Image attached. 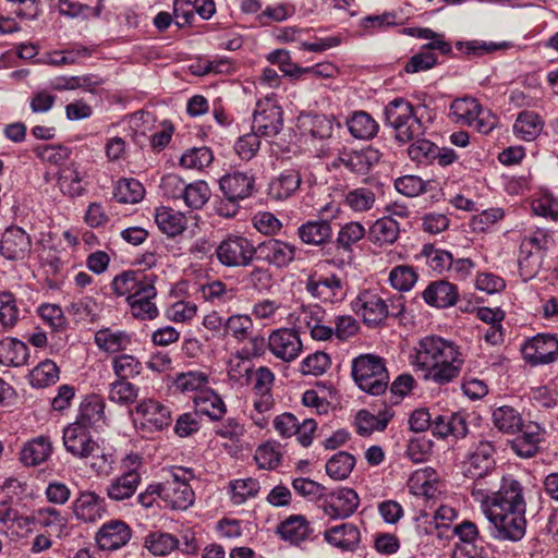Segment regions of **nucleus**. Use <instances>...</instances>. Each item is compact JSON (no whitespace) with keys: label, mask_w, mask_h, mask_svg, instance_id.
Listing matches in <instances>:
<instances>
[{"label":"nucleus","mask_w":558,"mask_h":558,"mask_svg":"<svg viewBox=\"0 0 558 558\" xmlns=\"http://www.w3.org/2000/svg\"><path fill=\"white\" fill-rule=\"evenodd\" d=\"M253 318L248 314H232L225 322V333L227 336L239 343L250 340L254 355H260L264 339L259 336H253Z\"/></svg>","instance_id":"obj_19"},{"label":"nucleus","mask_w":558,"mask_h":558,"mask_svg":"<svg viewBox=\"0 0 558 558\" xmlns=\"http://www.w3.org/2000/svg\"><path fill=\"white\" fill-rule=\"evenodd\" d=\"M208 384V375L199 371L181 373L177 376L174 385L182 392H199L205 390Z\"/></svg>","instance_id":"obj_64"},{"label":"nucleus","mask_w":558,"mask_h":558,"mask_svg":"<svg viewBox=\"0 0 558 558\" xmlns=\"http://www.w3.org/2000/svg\"><path fill=\"white\" fill-rule=\"evenodd\" d=\"M549 238L543 231H535L523 238L519 251V269L525 279L532 278L541 267L542 251L547 247Z\"/></svg>","instance_id":"obj_9"},{"label":"nucleus","mask_w":558,"mask_h":558,"mask_svg":"<svg viewBox=\"0 0 558 558\" xmlns=\"http://www.w3.org/2000/svg\"><path fill=\"white\" fill-rule=\"evenodd\" d=\"M33 524L45 532L61 538L65 535L68 519L64 513L51 506H44L32 511Z\"/></svg>","instance_id":"obj_23"},{"label":"nucleus","mask_w":558,"mask_h":558,"mask_svg":"<svg viewBox=\"0 0 558 558\" xmlns=\"http://www.w3.org/2000/svg\"><path fill=\"white\" fill-rule=\"evenodd\" d=\"M142 363L133 355L120 354L112 360V369L118 379L126 380L141 374Z\"/></svg>","instance_id":"obj_63"},{"label":"nucleus","mask_w":558,"mask_h":558,"mask_svg":"<svg viewBox=\"0 0 558 558\" xmlns=\"http://www.w3.org/2000/svg\"><path fill=\"white\" fill-rule=\"evenodd\" d=\"M131 538V529L121 520H111L100 527L97 543L104 550H116L124 546Z\"/></svg>","instance_id":"obj_24"},{"label":"nucleus","mask_w":558,"mask_h":558,"mask_svg":"<svg viewBox=\"0 0 558 558\" xmlns=\"http://www.w3.org/2000/svg\"><path fill=\"white\" fill-rule=\"evenodd\" d=\"M385 121L396 132L401 143L413 141L422 134L423 124L414 112L413 105L404 98H395L385 107Z\"/></svg>","instance_id":"obj_5"},{"label":"nucleus","mask_w":558,"mask_h":558,"mask_svg":"<svg viewBox=\"0 0 558 558\" xmlns=\"http://www.w3.org/2000/svg\"><path fill=\"white\" fill-rule=\"evenodd\" d=\"M155 222L161 232L169 236H175L185 230L187 220L184 214L161 206L156 208Z\"/></svg>","instance_id":"obj_37"},{"label":"nucleus","mask_w":558,"mask_h":558,"mask_svg":"<svg viewBox=\"0 0 558 558\" xmlns=\"http://www.w3.org/2000/svg\"><path fill=\"white\" fill-rule=\"evenodd\" d=\"M354 464L355 458L352 454L340 451L327 461L326 472L331 478L342 481L350 475Z\"/></svg>","instance_id":"obj_51"},{"label":"nucleus","mask_w":558,"mask_h":558,"mask_svg":"<svg viewBox=\"0 0 558 558\" xmlns=\"http://www.w3.org/2000/svg\"><path fill=\"white\" fill-rule=\"evenodd\" d=\"M399 223L390 216L377 219L368 231V239L374 244H392L399 236Z\"/></svg>","instance_id":"obj_42"},{"label":"nucleus","mask_w":558,"mask_h":558,"mask_svg":"<svg viewBox=\"0 0 558 558\" xmlns=\"http://www.w3.org/2000/svg\"><path fill=\"white\" fill-rule=\"evenodd\" d=\"M85 173L76 162H70L58 171V186L63 195L69 197H77L83 195Z\"/></svg>","instance_id":"obj_29"},{"label":"nucleus","mask_w":558,"mask_h":558,"mask_svg":"<svg viewBox=\"0 0 558 558\" xmlns=\"http://www.w3.org/2000/svg\"><path fill=\"white\" fill-rule=\"evenodd\" d=\"M138 397V388L128 380L117 379L109 386L108 398L120 405L132 404Z\"/></svg>","instance_id":"obj_57"},{"label":"nucleus","mask_w":558,"mask_h":558,"mask_svg":"<svg viewBox=\"0 0 558 558\" xmlns=\"http://www.w3.org/2000/svg\"><path fill=\"white\" fill-rule=\"evenodd\" d=\"M104 402L98 397H88L82 402L80 413L73 423L90 429L104 418Z\"/></svg>","instance_id":"obj_48"},{"label":"nucleus","mask_w":558,"mask_h":558,"mask_svg":"<svg viewBox=\"0 0 558 558\" xmlns=\"http://www.w3.org/2000/svg\"><path fill=\"white\" fill-rule=\"evenodd\" d=\"M52 453V444L47 436H38L28 440L21 450V461L27 466H36L46 462Z\"/></svg>","instance_id":"obj_33"},{"label":"nucleus","mask_w":558,"mask_h":558,"mask_svg":"<svg viewBox=\"0 0 558 558\" xmlns=\"http://www.w3.org/2000/svg\"><path fill=\"white\" fill-rule=\"evenodd\" d=\"M230 498L234 505H242L257 495L260 486L257 480L248 477L230 482Z\"/></svg>","instance_id":"obj_59"},{"label":"nucleus","mask_w":558,"mask_h":558,"mask_svg":"<svg viewBox=\"0 0 558 558\" xmlns=\"http://www.w3.org/2000/svg\"><path fill=\"white\" fill-rule=\"evenodd\" d=\"M325 541L342 550H354L360 543V531L352 523H342L325 531Z\"/></svg>","instance_id":"obj_31"},{"label":"nucleus","mask_w":558,"mask_h":558,"mask_svg":"<svg viewBox=\"0 0 558 558\" xmlns=\"http://www.w3.org/2000/svg\"><path fill=\"white\" fill-rule=\"evenodd\" d=\"M211 191L208 184L203 180L185 183L182 199L184 204L192 209H201L210 198Z\"/></svg>","instance_id":"obj_52"},{"label":"nucleus","mask_w":558,"mask_h":558,"mask_svg":"<svg viewBox=\"0 0 558 558\" xmlns=\"http://www.w3.org/2000/svg\"><path fill=\"white\" fill-rule=\"evenodd\" d=\"M144 195L143 184L133 178L119 180L113 192L117 202L123 204H136L143 199Z\"/></svg>","instance_id":"obj_49"},{"label":"nucleus","mask_w":558,"mask_h":558,"mask_svg":"<svg viewBox=\"0 0 558 558\" xmlns=\"http://www.w3.org/2000/svg\"><path fill=\"white\" fill-rule=\"evenodd\" d=\"M295 314L299 327H306L313 339L325 341L333 336L332 327L324 325L326 312L320 306H302Z\"/></svg>","instance_id":"obj_22"},{"label":"nucleus","mask_w":558,"mask_h":558,"mask_svg":"<svg viewBox=\"0 0 558 558\" xmlns=\"http://www.w3.org/2000/svg\"><path fill=\"white\" fill-rule=\"evenodd\" d=\"M102 84V80L94 74H85L80 76L59 77L54 84L58 90L84 89L94 93L95 88Z\"/></svg>","instance_id":"obj_54"},{"label":"nucleus","mask_w":558,"mask_h":558,"mask_svg":"<svg viewBox=\"0 0 558 558\" xmlns=\"http://www.w3.org/2000/svg\"><path fill=\"white\" fill-rule=\"evenodd\" d=\"M267 347L276 359L284 363L296 360L303 350L300 335L293 328L272 330L268 336Z\"/></svg>","instance_id":"obj_10"},{"label":"nucleus","mask_w":558,"mask_h":558,"mask_svg":"<svg viewBox=\"0 0 558 558\" xmlns=\"http://www.w3.org/2000/svg\"><path fill=\"white\" fill-rule=\"evenodd\" d=\"M432 433L435 436L445 438L452 435L457 438H462L468 434V426L465 418L460 413H446L433 417Z\"/></svg>","instance_id":"obj_30"},{"label":"nucleus","mask_w":558,"mask_h":558,"mask_svg":"<svg viewBox=\"0 0 558 558\" xmlns=\"http://www.w3.org/2000/svg\"><path fill=\"white\" fill-rule=\"evenodd\" d=\"M302 177L294 169L286 170L274 178L268 186V194L271 198L283 201L291 197L300 187Z\"/></svg>","instance_id":"obj_32"},{"label":"nucleus","mask_w":558,"mask_h":558,"mask_svg":"<svg viewBox=\"0 0 558 558\" xmlns=\"http://www.w3.org/2000/svg\"><path fill=\"white\" fill-rule=\"evenodd\" d=\"M153 280L147 276H142L133 270L123 271L117 275L111 281V289L118 296L131 298L142 291L145 283H150Z\"/></svg>","instance_id":"obj_36"},{"label":"nucleus","mask_w":558,"mask_h":558,"mask_svg":"<svg viewBox=\"0 0 558 558\" xmlns=\"http://www.w3.org/2000/svg\"><path fill=\"white\" fill-rule=\"evenodd\" d=\"M28 347L16 338L0 340V364L11 367H21L28 363Z\"/></svg>","instance_id":"obj_34"},{"label":"nucleus","mask_w":558,"mask_h":558,"mask_svg":"<svg viewBox=\"0 0 558 558\" xmlns=\"http://www.w3.org/2000/svg\"><path fill=\"white\" fill-rule=\"evenodd\" d=\"M449 118L454 123L474 128L482 134H489L498 124L497 116L472 97L454 99L449 107Z\"/></svg>","instance_id":"obj_3"},{"label":"nucleus","mask_w":558,"mask_h":558,"mask_svg":"<svg viewBox=\"0 0 558 558\" xmlns=\"http://www.w3.org/2000/svg\"><path fill=\"white\" fill-rule=\"evenodd\" d=\"M411 364L422 373L424 380L446 385L459 377L464 356L454 342L439 336H427L414 348Z\"/></svg>","instance_id":"obj_2"},{"label":"nucleus","mask_w":558,"mask_h":558,"mask_svg":"<svg viewBox=\"0 0 558 558\" xmlns=\"http://www.w3.org/2000/svg\"><path fill=\"white\" fill-rule=\"evenodd\" d=\"M271 64H277L283 75L298 80L302 76L303 68L291 60L290 52L284 49H276L266 57Z\"/></svg>","instance_id":"obj_62"},{"label":"nucleus","mask_w":558,"mask_h":558,"mask_svg":"<svg viewBox=\"0 0 558 558\" xmlns=\"http://www.w3.org/2000/svg\"><path fill=\"white\" fill-rule=\"evenodd\" d=\"M521 351L531 365L553 363L558 357V338L550 333H538L525 341Z\"/></svg>","instance_id":"obj_12"},{"label":"nucleus","mask_w":558,"mask_h":558,"mask_svg":"<svg viewBox=\"0 0 558 558\" xmlns=\"http://www.w3.org/2000/svg\"><path fill=\"white\" fill-rule=\"evenodd\" d=\"M436 482L437 474L434 469H418L411 474L408 481V488L415 496L429 498L436 492Z\"/></svg>","instance_id":"obj_44"},{"label":"nucleus","mask_w":558,"mask_h":558,"mask_svg":"<svg viewBox=\"0 0 558 558\" xmlns=\"http://www.w3.org/2000/svg\"><path fill=\"white\" fill-rule=\"evenodd\" d=\"M140 484L138 481L119 475L109 483L106 493L111 500L123 501L135 494Z\"/></svg>","instance_id":"obj_60"},{"label":"nucleus","mask_w":558,"mask_h":558,"mask_svg":"<svg viewBox=\"0 0 558 558\" xmlns=\"http://www.w3.org/2000/svg\"><path fill=\"white\" fill-rule=\"evenodd\" d=\"M351 307L369 326L380 324L388 316V305L385 299L374 290L361 291L352 301Z\"/></svg>","instance_id":"obj_11"},{"label":"nucleus","mask_w":558,"mask_h":558,"mask_svg":"<svg viewBox=\"0 0 558 558\" xmlns=\"http://www.w3.org/2000/svg\"><path fill=\"white\" fill-rule=\"evenodd\" d=\"M492 422L499 432L505 434L518 433L524 423L521 413L510 405L495 408L492 412Z\"/></svg>","instance_id":"obj_41"},{"label":"nucleus","mask_w":558,"mask_h":558,"mask_svg":"<svg viewBox=\"0 0 558 558\" xmlns=\"http://www.w3.org/2000/svg\"><path fill=\"white\" fill-rule=\"evenodd\" d=\"M422 295L427 304L439 308L454 305L459 298L457 287L446 280L429 283Z\"/></svg>","instance_id":"obj_27"},{"label":"nucleus","mask_w":558,"mask_h":558,"mask_svg":"<svg viewBox=\"0 0 558 558\" xmlns=\"http://www.w3.org/2000/svg\"><path fill=\"white\" fill-rule=\"evenodd\" d=\"M366 234V230L361 222L350 221L344 223L337 235V245L345 252H350L352 246L361 241Z\"/></svg>","instance_id":"obj_61"},{"label":"nucleus","mask_w":558,"mask_h":558,"mask_svg":"<svg viewBox=\"0 0 558 558\" xmlns=\"http://www.w3.org/2000/svg\"><path fill=\"white\" fill-rule=\"evenodd\" d=\"M380 157V151L373 147L362 150L343 149L338 154L332 165L333 167L343 166L356 174H366L379 162Z\"/></svg>","instance_id":"obj_17"},{"label":"nucleus","mask_w":558,"mask_h":558,"mask_svg":"<svg viewBox=\"0 0 558 558\" xmlns=\"http://www.w3.org/2000/svg\"><path fill=\"white\" fill-rule=\"evenodd\" d=\"M95 52L96 46L76 44L66 50L50 53L46 63L50 65L77 64L90 58Z\"/></svg>","instance_id":"obj_45"},{"label":"nucleus","mask_w":558,"mask_h":558,"mask_svg":"<svg viewBox=\"0 0 558 558\" xmlns=\"http://www.w3.org/2000/svg\"><path fill=\"white\" fill-rule=\"evenodd\" d=\"M20 306L15 295L9 291L0 292V325L5 330L12 329L19 322Z\"/></svg>","instance_id":"obj_50"},{"label":"nucleus","mask_w":558,"mask_h":558,"mask_svg":"<svg viewBox=\"0 0 558 558\" xmlns=\"http://www.w3.org/2000/svg\"><path fill=\"white\" fill-rule=\"evenodd\" d=\"M256 253L253 242L240 234H228L216 247L217 259L228 268L250 266Z\"/></svg>","instance_id":"obj_7"},{"label":"nucleus","mask_w":558,"mask_h":558,"mask_svg":"<svg viewBox=\"0 0 558 558\" xmlns=\"http://www.w3.org/2000/svg\"><path fill=\"white\" fill-rule=\"evenodd\" d=\"M194 404L198 413L207 415L211 420H220L227 411L223 400L213 389L197 392L194 397Z\"/></svg>","instance_id":"obj_40"},{"label":"nucleus","mask_w":558,"mask_h":558,"mask_svg":"<svg viewBox=\"0 0 558 558\" xmlns=\"http://www.w3.org/2000/svg\"><path fill=\"white\" fill-rule=\"evenodd\" d=\"M257 257L277 268L288 267L295 258L296 247L293 244L269 239L256 246Z\"/></svg>","instance_id":"obj_20"},{"label":"nucleus","mask_w":558,"mask_h":558,"mask_svg":"<svg viewBox=\"0 0 558 558\" xmlns=\"http://www.w3.org/2000/svg\"><path fill=\"white\" fill-rule=\"evenodd\" d=\"M135 414L141 420L142 426L150 432L161 430L172 422L170 408L150 398L137 403Z\"/></svg>","instance_id":"obj_15"},{"label":"nucleus","mask_w":558,"mask_h":558,"mask_svg":"<svg viewBox=\"0 0 558 558\" xmlns=\"http://www.w3.org/2000/svg\"><path fill=\"white\" fill-rule=\"evenodd\" d=\"M359 504V496L353 489L341 487L330 494H325L322 508L324 513L331 519H344L354 513Z\"/></svg>","instance_id":"obj_16"},{"label":"nucleus","mask_w":558,"mask_h":558,"mask_svg":"<svg viewBox=\"0 0 558 558\" xmlns=\"http://www.w3.org/2000/svg\"><path fill=\"white\" fill-rule=\"evenodd\" d=\"M282 110L271 98L258 100L253 114V128L262 136H275L282 129Z\"/></svg>","instance_id":"obj_13"},{"label":"nucleus","mask_w":558,"mask_h":558,"mask_svg":"<svg viewBox=\"0 0 558 558\" xmlns=\"http://www.w3.org/2000/svg\"><path fill=\"white\" fill-rule=\"evenodd\" d=\"M255 179L242 171L227 173L219 180V189L228 201L240 202L253 194Z\"/></svg>","instance_id":"obj_21"},{"label":"nucleus","mask_w":558,"mask_h":558,"mask_svg":"<svg viewBox=\"0 0 558 558\" xmlns=\"http://www.w3.org/2000/svg\"><path fill=\"white\" fill-rule=\"evenodd\" d=\"M62 440L66 452L80 460L88 459L94 451H97L99 444L92 436L89 428L74 423L63 429Z\"/></svg>","instance_id":"obj_14"},{"label":"nucleus","mask_w":558,"mask_h":558,"mask_svg":"<svg viewBox=\"0 0 558 558\" xmlns=\"http://www.w3.org/2000/svg\"><path fill=\"white\" fill-rule=\"evenodd\" d=\"M59 379V367L51 360H45L29 373V383L33 387L44 388Z\"/></svg>","instance_id":"obj_53"},{"label":"nucleus","mask_w":558,"mask_h":558,"mask_svg":"<svg viewBox=\"0 0 558 558\" xmlns=\"http://www.w3.org/2000/svg\"><path fill=\"white\" fill-rule=\"evenodd\" d=\"M521 434L511 441V449L521 458H531L538 451L542 428L534 422L523 423Z\"/></svg>","instance_id":"obj_26"},{"label":"nucleus","mask_w":558,"mask_h":558,"mask_svg":"<svg viewBox=\"0 0 558 558\" xmlns=\"http://www.w3.org/2000/svg\"><path fill=\"white\" fill-rule=\"evenodd\" d=\"M392 416V412L388 410L378 413V415L361 410L355 416L356 432L362 436L371 435L375 430L381 432L387 427Z\"/></svg>","instance_id":"obj_46"},{"label":"nucleus","mask_w":558,"mask_h":558,"mask_svg":"<svg viewBox=\"0 0 558 558\" xmlns=\"http://www.w3.org/2000/svg\"><path fill=\"white\" fill-rule=\"evenodd\" d=\"M29 234L17 226L4 230L0 240V254L9 260H23L32 252Z\"/></svg>","instance_id":"obj_18"},{"label":"nucleus","mask_w":558,"mask_h":558,"mask_svg":"<svg viewBox=\"0 0 558 558\" xmlns=\"http://www.w3.org/2000/svg\"><path fill=\"white\" fill-rule=\"evenodd\" d=\"M145 546L155 556H166L179 547V539L172 534L156 532L146 537Z\"/></svg>","instance_id":"obj_58"},{"label":"nucleus","mask_w":558,"mask_h":558,"mask_svg":"<svg viewBox=\"0 0 558 558\" xmlns=\"http://www.w3.org/2000/svg\"><path fill=\"white\" fill-rule=\"evenodd\" d=\"M350 134L357 140H372L378 133L379 125L366 111H355L347 120Z\"/></svg>","instance_id":"obj_43"},{"label":"nucleus","mask_w":558,"mask_h":558,"mask_svg":"<svg viewBox=\"0 0 558 558\" xmlns=\"http://www.w3.org/2000/svg\"><path fill=\"white\" fill-rule=\"evenodd\" d=\"M199 291L204 300L217 304H227L235 298V289L228 288L227 284L220 280H214L203 284Z\"/></svg>","instance_id":"obj_55"},{"label":"nucleus","mask_w":558,"mask_h":558,"mask_svg":"<svg viewBox=\"0 0 558 558\" xmlns=\"http://www.w3.org/2000/svg\"><path fill=\"white\" fill-rule=\"evenodd\" d=\"M194 477L191 469L173 468L170 477L160 483L161 499L175 510H185L194 502V492L189 482Z\"/></svg>","instance_id":"obj_6"},{"label":"nucleus","mask_w":558,"mask_h":558,"mask_svg":"<svg viewBox=\"0 0 558 558\" xmlns=\"http://www.w3.org/2000/svg\"><path fill=\"white\" fill-rule=\"evenodd\" d=\"M306 292L325 303H339L345 299L347 289L343 280L336 274L328 276L311 271L305 281Z\"/></svg>","instance_id":"obj_8"},{"label":"nucleus","mask_w":558,"mask_h":558,"mask_svg":"<svg viewBox=\"0 0 558 558\" xmlns=\"http://www.w3.org/2000/svg\"><path fill=\"white\" fill-rule=\"evenodd\" d=\"M104 500L94 492L84 490L73 502L75 518L83 522H96L104 512Z\"/></svg>","instance_id":"obj_28"},{"label":"nucleus","mask_w":558,"mask_h":558,"mask_svg":"<svg viewBox=\"0 0 558 558\" xmlns=\"http://www.w3.org/2000/svg\"><path fill=\"white\" fill-rule=\"evenodd\" d=\"M352 376L356 385L373 396L386 391L389 383L384 360L373 354H364L352 362Z\"/></svg>","instance_id":"obj_4"},{"label":"nucleus","mask_w":558,"mask_h":558,"mask_svg":"<svg viewBox=\"0 0 558 558\" xmlns=\"http://www.w3.org/2000/svg\"><path fill=\"white\" fill-rule=\"evenodd\" d=\"M544 128L543 119L534 111H521L512 126L513 134L521 141L532 142L539 136Z\"/></svg>","instance_id":"obj_35"},{"label":"nucleus","mask_w":558,"mask_h":558,"mask_svg":"<svg viewBox=\"0 0 558 558\" xmlns=\"http://www.w3.org/2000/svg\"><path fill=\"white\" fill-rule=\"evenodd\" d=\"M95 343L99 350L107 353H118L131 344V336L123 330L104 328L95 333Z\"/></svg>","instance_id":"obj_39"},{"label":"nucleus","mask_w":558,"mask_h":558,"mask_svg":"<svg viewBox=\"0 0 558 558\" xmlns=\"http://www.w3.org/2000/svg\"><path fill=\"white\" fill-rule=\"evenodd\" d=\"M301 241L310 245H323L330 241L332 229L328 220H311L298 228Z\"/></svg>","instance_id":"obj_38"},{"label":"nucleus","mask_w":558,"mask_h":558,"mask_svg":"<svg viewBox=\"0 0 558 558\" xmlns=\"http://www.w3.org/2000/svg\"><path fill=\"white\" fill-rule=\"evenodd\" d=\"M214 160V154L206 146L193 147L185 150L181 158L180 165L185 169L201 170L208 167Z\"/></svg>","instance_id":"obj_56"},{"label":"nucleus","mask_w":558,"mask_h":558,"mask_svg":"<svg viewBox=\"0 0 558 558\" xmlns=\"http://www.w3.org/2000/svg\"><path fill=\"white\" fill-rule=\"evenodd\" d=\"M495 446L480 440L472 445L462 462L463 474L474 480L471 496L496 532V537L517 542L526 530V501L521 483L511 475L496 483L489 478L495 469Z\"/></svg>","instance_id":"obj_1"},{"label":"nucleus","mask_w":558,"mask_h":558,"mask_svg":"<svg viewBox=\"0 0 558 558\" xmlns=\"http://www.w3.org/2000/svg\"><path fill=\"white\" fill-rule=\"evenodd\" d=\"M279 535L292 544H299L310 536L311 529L303 515H291L278 527Z\"/></svg>","instance_id":"obj_47"},{"label":"nucleus","mask_w":558,"mask_h":558,"mask_svg":"<svg viewBox=\"0 0 558 558\" xmlns=\"http://www.w3.org/2000/svg\"><path fill=\"white\" fill-rule=\"evenodd\" d=\"M156 289L153 281L145 283L142 291L131 298H128V304L131 310V314L138 319H154L158 316V308L153 300L156 298Z\"/></svg>","instance_id":"obj_25"}]
</instances>
